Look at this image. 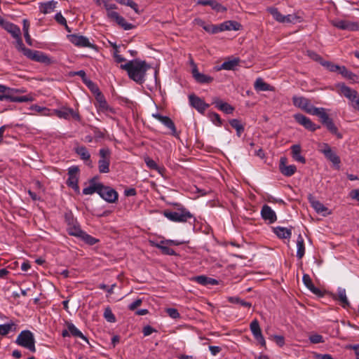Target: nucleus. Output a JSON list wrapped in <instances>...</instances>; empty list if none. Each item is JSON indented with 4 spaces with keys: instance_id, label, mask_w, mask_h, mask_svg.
<instances>
[{
    "instance_id": "49530a36",
    "label": "nucleus",
    "mask_w": 359,
    "mask_h": 359,
    "mask_svg": "<svg viewBox=\"0 0 359 359\" xmlns=\"http://www.w3.org/2000/svg\"><path fill=\"white\" fill-rule=\"evenodd\" d=\"M30 109L43 116H49L53 115L50 109L47 107H41L37 104H34V105L31 106Z\"/></svg>"
},
{
    "instance_id": "1a4fd4ad",
    "label": "nucleus",
    "mask_w": 359,
    "mask_h": 359,
    "mask_svg": "<svg viewBox=\"0 0 359 359\" xmlns=\"http://www.w3.org/2000/svg\"><path fill=\"white\" fill-rule=\"evenodd\" d=\"M271 15L274 19L281 23H292L294 24L300 22V18L294 14H289L286 15H282L277 8H271Z\"/></svg>"
},
{
    "instance_id": "58836bf2",
    "label": "nucleus",
    "mask_w": 359,
    "mask_h": 359,
    "mask_svg": "<svg viewBox=\"0 0 359 359\" xmlns=\"http://www.w3.org/2000/svg\"><path fill=\"white\" fill-rule=\"evenodd\" d=\"M297 257L302 259L305 254L304 241L301 235H299L297 239Z\"/></svg>"
},
{
    "instance_id": "864d4df0",
    "label": "nucleus",
    "mask_w": 359,
    "mask_h": 359,
    "mask_svg": "<svg viewBox=\"0 0 359 359\" xmlns=\"http://www.w3.org/2000/svg\"><path fill=\"white\" fill-rule=\"evenodd\" d=\"M104 318L109 323H114L116 321V317L109 307L104 309Z\"/></svg>"
},
{
    "instance_id": "bb28decb",
    "label": "nucleus",
    "mask_w": 359,
    "mask_h": 359,
    "mask_svg": "<svg viewBox=\"0 0 359 359\" xmlns=\"http://www.w3.org/2000/svg\"><path fill=\"white\" fill-rule=\"evenodd\" d=\"M57 4V1L53 0L46 2H41L39 4V8L41 13L43 14H48L53 12Z\"/></svg>"
},
{
    "instance_id": "680f3d73",
    "label": "nucleus",
    "mask_w": 359,
    "mask_h": 359,
    "mask_svg": "<svg viewBox=\"0 0 359 359\" xmlns=\"http://www.w3.org/2000/svg\"><path fill=\"white\" fill-rule=\"evenodd\" d=\"M144 162H145L147 166L150 169L155 170V169L158 168L157 163L153 159L150 158L149 157L144 158Z\"/></svg>"
},
{
    "instance_id": "09e8293b",
    "label": "nucleus",
    "mask_w": 359,
    "mask_h": 359,
    "mask_svg": "<svg viewBox=\"0 0 359 359\" xmlns=\"http://www.w3.org/2000/svg\"><path fill=\"white\" fill-rule=\"evenodd\" d=\"M79 238L89 245H93L99 242L98 239L91 236L85 231H83Z\"/></svg>"
},
{
    "instance_id": "8fccbe9b",
    "label": "nucleus",
    "mask_w": 359,
    "mask_h": 359,
    "mask_svg": "<svg viewBox=\"0 0 359 359\" xmlns=\"http://www.w3.org/2000/svg\"><path fill=\"white\" fill-rule=\"evenodd\" d=\"M228 300L230 303L239 304L240 306L246 308H250L252 306L250 302L241 299L238 297H230Z\"/></svg>"
},
{
    "instance_id": "e433bc0d",
    "label": "nucleus",
    "mask_w": 359,
    "mask_h": 359,
    "mask_svg": "<svg viewBox=\"0 0 359 359\" xmlns=\"http://www.w3.org/2000/svg\"><path fill=\"white\" fill-rule=\"evenodd\" d=\"M337 299L341 302L344 308L349 306L350 304L346 297V290L343 287H338L337 289Z\"/></svg>"
},
{
    "instance_id": "c9c22d12",
    "label": "nucleus",
    "mask_w": 359,
    "mask_h": 359,
    "mask_svg": "<svg viewBox=\"0 0 359 359\" xmlns=\"http://www.w3.org/2000/svg\"><path fill=\"white\" fill-rule=\"evenodd\" d=\"M239 60L238 59H233L228 61L224 62L219 67H216L217 71H219L222 69L225 70H233L235 67L238 65Z\"/></svg>"
},
{
    "instance_id": "aec40b11",
    "label": "nucleus",
    "mask_w": 359,
    "mask_h": 359,
    "mask_svg": "<svg viewBox=\"0 0 359 359\" xmlns=\"http://www.w3.org/2000/svg\"><path fill=\"white\" fill-rule=\"evenodd\" d=\"M332 25L342 30L355 31L359 29V25L357 23L347 20H341L333 21Z\"/></svg>"
},
{
    "instance_id": "f257e3e1",
    "label": "nucleus",
    "mask_w": 359,
    "mask_h": 359,
    "mask_svg": "<svg viewBox=\"0 0 359 359\" xmlns=\"http://www.w3.org/2000/svg\"><path fill=\"white\" fill-rule=\"evenodd\" d=\"M121 68L128 72L130 79L139 84H142L144 82L146 72L151 68V66L145 61L135 60L121 65Z\"/></svg>"
},
{
    "instance_id": "9d476101",
    "label": "nucleus",
    "mask_w": 359,
    "mask_h": 359,
    "mask_svg": "<svg viewBox=\"0 0 359 359\" xmlns=\"http://www.w3.org/2000/svg\"><path fill=\"white\" fill-rule=\"evenodd\" d=\"M98 194L109 203H114L118 200V193L112 188L101 184Z\"/></svg>"
},
{
    "instance_id": "c85d7f7f",
    "label": "nucleus",
    "mask_w": 359,
    "mask_h": 359,
    "mask_svg": "<svg viewBox=\"0 0 359 359\" xmlns=\"http://www.w3.org/2000/svg\"><path fill=\"white\" fill-rule=\"evenodd\" d=\"M1 25H3L4 28L12 35L13 38L21 36L20 29L16 25L8 22H4Z\"/></svg>"
},
{
    "instance_id": "a18cd8bd",
    "label": "nucleus",
    "mask_w": 359,
    "mask_h": 359,
    "mask_svg": "<svg viewBox=\"0 0 359 359\" xmlns=\"http://www.w3.org/2000/svg\"><path fill=\"white\" fill-rule=\"evenodd\" d=\"M15 326L13 321L0 325V335L5 336L8 334L13 329H15Z\"/></svg>"
},
{
    "instance_id": "72a5a7b5",
    "label": "nucleus",
    "mask_w": 359,
    "mask_h": 359,
    "mask_svg": "<svg viewBox=\"0 0 359 359\" xmlns=\"http://www.w3.org/2000/svg\"><path fill=\"white\" fill-rule=\"evenodd\" d=\"M213 103L219 110L224 111L226 114H231L233 111L234 109L233 107L218 98H216Z\"/></svg>"
},
{
    "instance_id": "0eeeda50",
    "label": "nucleus",
    "mask_w": 359,
    "mask_h": 359,
    "mask_svg": "<svg viewBox=\"0 0 359 359\" xmlns=\"http://www.w3.org/2000/svg\"><path fill=\"white\" fill-rule=\"evenodd\" d=\"M95 105L98 112L104 113L107 116L109 114H114L116 113L115 109L108 104L104 95L99 90L95 95Z\"/></svg>"
},
{
    "instance_id": "2f4dec72",
    "label": "nucleus",
    "mask_w": 359,
    "mask_h": 359,
    "mask_svg": "<svg viewBox=\"0 0 359 359\" xmlns=\"http://www.w3.org/2000/svg\"><path fill=\"white\" fill-rule=\"evenodd\" d=\"M222 30V32L226 30H234L238 31L242 28V25L234 20H228L221 23Z\"/></svg>"
},
{
    "instance_id": "69168bd1",
    "label": "nucleus",
    "mask_w": 359,
    "mask_h": 359,
    "mask_svg": "<svg viewBox=\"0 0 359 359\" xmlns=\"http://www.w3.org/2000/svg\"><path fill=\"white\" fill-rule=\"evenodd\" d=\"M210 118L215 125L220 126L222 124V121L218 114L212 113L210 114Z\"/></svg>"
},
{
    "instance_id": "c756f323",
    "label": "nucleus",
    "mask_w": 359,
    "mask_h": 359,
    "mask_svg": "<svg viewBox=\"0 0 359 359\" xmlns=\"http://www.w3.org/2000/svg\"><path fill=\"white\" fill-rule=\"evenodd\" d=\"M273 231L280 239L290 238L292 235L291 229L282 226L273 227Z\"/></svg>"
},
{
    "instance_id": "5fc2aeb1",
    "label": "nucleus",
    "mask_w": 359,
    "mask_h": 359,
    "mask_svg": "<svg viewBox=\"0 0 359 359\" xmlns=\"http://www.w3.org/2000/svg\"><path fill=\"white\" fill-rule=\"evenodd\" d=\"M322 66L325 67L326 69H327L331 72H338L339 69V66L337 65H334L331 62L325 61L322 63Z\"/></svg>"
},
{
    "instance_id": "473e14b6",
    "label": "nucleus",
    "mask_w": 359,
    "mask_h": 359,
    "mask_svg": "<svg viewBox=\"0 0 359 359\" xmlns=\"http://www.w3.org/2000/svg\"><path fill=\"white\" fill-rule=\"evenodd\" d=\"M96 177L93 178L90 180V185L83 189V194L84 195H92L94 193H97L100 188L101 183H95Z\"/></svg>"
},
{
    "instance_id": "7c9ffc66",
    "label": "nucleus",
    "mask_w": 359,
    "mask_h": 359,
    "mask_svg": "<svg viewBox=\"0 0 359 359\" xmlns=\"http://www.w3.org/2000/svg\"><path fill=\"white\" fill-rule=\"evenodd\" d=\"M302 148L299 144H294L291 147V154L292 158L302 163H306V158L301 154Z\"/></svg>"
},
{
    "instance_id": "79ce46f5",
    "label": "nucleus",
    "mask_w": 359,
    "mask_h": 359,
    "mask_svg": "<svg viewBox=\"0 0 359 359\" xmlns=\"http://www.w3.org/2000/svg\"><path fill=\"white\" fill-rule=\"evenodd\" d=\"M254 88L257 92L267 91L269 90V85L259 77L255 81Z\"/></svg>"
},
{
    "instance_id": "f8f14e48",
    "label": "nucleus",
    "mask_w": 359,
    "mask_h": 359,
    "mask_svg": "<svg viewBox=\"0 0 359 359\" xmlns=\"http://www.w3.org/2000/svg\"><path fill=\"white\" fill-rule=\"evenodd\" d=\"M100 159L98 161L99 171L101 173H107L109 172V149H101L100 150Z\"/></svg>"
},
{
    "instance_id": "6ab92c4d",
    "label": "nucleus",
    "mask_w": 359,
    "mask_h": 359,
    "mask_svg": "<svg viewBox=\"0 0 359 359\" xmlns=\"http://www.w3.org/2000/svg\"><path fill=\"white\" fill-rule=\"evenodd\" d=\"M250 327L254 337L257 341V342L262 346H265L266 341L262 334L261 329L259 327V322L257 320H252L250 323Z\"/></svg>"
},
{
    "instance_id": "393cba45",
    "label": "nucleus",
    "mask_w": 359,
    "mask_h": 359,
    "mask_svg": "<svg viewBox=\"0 0 359 359\" xmlns=\"http://www.w3.org/2000/svg\"><path fill=\"white\" fill-rule=\"evenodd\" d=\"M158 121L163 123L168 128H169L171 130V134L173 136L179 137V133L177 131L175 123L168 116H164L161 115Z\"/></svg>"
},
{
    "instance_id": "37998d69",
    "label": "nucleus",
    "mask_w": 359,
    "mask_h": 359,
    "mask_svg": "<svg viewBox=\"0 0 359 359\" xmlns=\"http://www.w3.org/2000/svg\"><path fill=\"white\" fill-rule=\"evenodd\" d=\"M151 245L156 247L159 250H161V252L164 255H175L176 253L175 250L170 248H169L168 245H164L161 244L155 243L154 241H150Z\"/></svg>"
},
{
    "instance_id": "f704fd0d",
    "label": "nucleus",
    "mask_w": 359,
    "mask_h": 359,
    "mask_svg": "<svg viewBox=\"0 0 359 359\" xmlns=\"http://www.w3.org/2000/svg\"><path fill=\"white\" fill-rule=\"evenodd\" d=\"M67 329L69 331V334L74 337L82 339L83 341L88 343V338L83 334V333L72 323H67Z\"/></svg>"
},
{
    "instance_id": "39448f33",
    "label": "nucleus",
    "mask_w": 359,
    "mask_h": 359,
    "mask_svg": "<svg viewBox=\"0 0 359 359\" xmlns=\"http://www.w3.org/2000/svg\"><path fill=\"white\" fill-rule=\"evenodd\" d=\"M316 116L320 118L321 123L332 134L336 135L339 139L342 138V134L338 131L337 127L334 125L333 120L326 113L325 108L320 107V110Z\"/></svg>"
},
{
    "instance_id": "a211bd4d",
    "label": "nucleus",
    "mask_w": 359,
    "mask_h": 359,
    "mask_svg": "<svg viewBox=\"0 0 359 359\" xmlns=\"http://www.w3.org/2000/svg\"><path fill=\"white\" fill-rule=\"evenodd\" d=\"M189 100L190 105L201 113H203L209 107L202 99L195 95H190Z\"/></svg>"
},
{
    "instance_id": "f3484780",
    "label": "nucleus",
    "mask_w": 359,
    "mask_h": 359,
    "mask_svg": "<svg viewBox=\"0 0 359 359\" xmlns=\"http://www.w3.org/2000/svg\"><path fill=\"white\" fill-rule=\"evenodd\" d=\"M321 152L337 169L339 168L341 163L340 158L332 150L331 147L327 144H324V148L321 150Z\"/></svg>"
},
{
    "instance_id": "9b49d317",
    "label": "nucleus",
    "mask_w": 359,
    "mask_h": 359,
    "mask_svg": "<svg viewBox=\"0 0 359 359\" xmlns=\"http://www.w3.org/2000/svg\"><path fill=\"white\" fill-rule=\"evenodd\" d=\"M52 114L56 115L60 118L69 119L71 117L76 120H79L80 118L77 112H76L73 109L66 107L54 109Z\"/></svg>"
},
{
    "instance_id": "13d9d810",
    "label": "nucleus",
    "mask_w": 359,
    "mask_h": 359,
    "mask_svg": "<svg viewBox=\"0 0 359 359\" xmlns=\"http://www.w3.org/2000/svg\"><path fill=\"white\" fill-rule=\"evenodd\" d=\"M65 220L67 226L69 225H73L74 223L77 222L71 212H68L65 214Z\"/></svg>"
},
{
    "instance_id": "423d86ee",
    "label": "nucleus",
    "mask_w": 359,
    "mask_h": 359,
    "mask_svg": "<svg viewBox=\"0 0 359 359\" xmlns=\"http://www.w3.org/2000/svg\"><path fill=\"white\" fill-rule=\"evenodd\" d=\"M292 102L295 107L303 109L311 115L316 116L320 110V107L313 106L309 100L304 97L294 96L292 97Z\"/></svg>"
},
{
    "instance_id": "5701e85b",
    "label": "nucleus",
    "mask_w": 359,
    "mask_h": 359,
    "mask_svg": "<svg viewBox=\"0 0 359 359\" xmlns=\"http://www.w3.org/2000/svg\"><path fill=\"white\" fill-rule=\"evenodd\" d=\"M197 4L202 6H210L212 9L217 12H224L226 8L215 0H198Z\"/></svg>"
},
{
    "instance_id": "ddd939ff",
    "label": "nucleus",
    "mask_w": 359,
    "mask_h": 359,
    "mask_svg": "<svg viewBox=\"0 0 359 359\" xmlns=\"http://www.w3.org/2000/svg\"><path fill=\"white\" fill-rule=\"evenodd\" d=\"M25 56L29 59L47 65L51 62L50 58L42 52L31 49L25 50Z\"/></svg>"
},
{
    "instance_id": "0e129e2a",
    "label": "nucleus",
    "mask_w": 359,
    "mask_h": 359,
    "mask_svg": "<svg viewBox=\"0 0 359 359\" xmlns=\"http://www.w3.org/2000/svg\"><path fill=\"white\" fill-rule=\"evenodd\" d=\"M116 286V285L115 283L112 284L110 287H108L107 285L102 283L99 285V288L104 290L107 292L109 294H111L114 293V289L115 288Z\"/></svg>"
},
{
    "instance_id": "4468645a",
    "label": "nucleus",
    "mask_w": 359,
    "mask_h": 359,
    "mask_svg": "<svg viewBox=\"0 0 359 359\" xmlns=\"http://www.w3.org/2000/svg\"><path fill=\"white\" fill-rule=\"evenodd\" d=\"M67 38L72 43H73L74 46L77 47L90 48L93 46L88 38H87L86 36L78 34H69L67 35Z\"/></svg>"
},
{
    "instance_id": "3c124183",
    "label": "nucleus",
    "mask_w": 359,
    "mask_h": 359,
    "mask_svg": "<svg viewBox=\"0 0 359 359\" xmlns=\"http://www.w3.org/2000/svg\"><path fill=\"white\" fill-rule=\"evenodd\" d=\"M230 125L236 130L237 135L241 136L244 130V127L238 119H232L230 121Z\"/></svg>"
},
{
    "instance_id": "774afa93",
    "label": "nucleus",
    "mask_w": 359,
    "mask_h": 359,
    "mask_svg": "<svg viewBox=\"0 0 359 359\" xmlns=\"http://www.w3.org/2000/svg\"><path fill=\"white\" fill-rule=\"evenodd\" d=\"M55 20L60 25H66L67 20L61 13H57L55 15Z\"/></svg>"
},
{
    "instance_id": "052dcab7",
    "label": "nucleus",
    "mask_w": 359,
    "mask_h": 359,
    "mask_svg": "<svg viewBox=\"0 0 359 359\" xmlns=\"http://www.w3.org/2000/svg\"><path fill=\"white\" fill-rule=\"evenodd\" d=\"M166 313L170 318H172L173 319H177L180 317V313L178 312V311L174 308L168 309L166 310Z\"/></svg>"
},
{
    "instance_id": "6e6d98bb",
    "label": "nucleus",
    "mask_w": 359,
    "mask_h": 359,
    "mask_svg": "<svg viewBox=\"0 0 359 359\" xmlns=\"http://www.w3.org/2000/svg\"><path fill=\"white\" fill-rule=\"evenodd\" d=\"M307 55L314 61L319 62L321 65L322 63L324 62V60L322 58V57L315 51L308 50Z\"/></svg>"
},
{
    "instance_id": "2eb2a0df",
    "label": "nucleus",
    "mask_w": 359,
    "mask_h": 359,
    "mask_svg": "<svg viewBox=\"0 0 359 359\" xmlns=\"http://www.w3.org/2000/svg\"><path fill=\"white\" fill-rule=\"evenodd\" d=\"M294 120L300 125L304 126L306 129L311 131H315L320 128L319 126L313 123L310 118L305 116L302 114H296L294 115Z\"/></svg>"
},
{
    "instance_id": "e2e57ef3",
    "label": "nucleus",
    "mask_w": 359,
    "mask_h": 359,
    "mask_svg": "<svg viewBox=\"0 0 359 359\" xmlns=\"http://www.w3.org/2000/svg\"><path fill=\"white\" fill-rule=\"evenodd\" d=\"M309 340L313 344H319L323 342V338L321 335L315 334L309 337Z\"/></svg>"
},
{
    "instance_id": "de8ad7c7",
    "label": "nucleus",
    "mask_w": 359,
    "mask_h": 359,
    "mask_svg": "<svg viewBox=\"0 0 359 359\" xmlns=\"http://www.w3.org/2000/svg\"><path fill=\"white\" fill-rule=\"evenodd\" d=\"M338 72L344 78L355 81L356 75L349 71L345 66H339Z\"/></svg>"
},
{
    "instance_id": "bf43d9fd",
    "label": "nucleus",
    "mask_w": 359,
    "mask_h": 359,
    "mask_svg": "<svg viewBox=\"0 0 359 359\" xmlns=\"http://www.w3.org/2000/svg\"><path fill=\"white\" fill-rule=\"evenodd\" d=\"M271 339H273L279 347H282L285 344V338L282 335L271 336Z\"/></svg>"
},
{
    "instance_id": "ea45409f",
    "label": "nucleus",
    "mask_w": 359,
    "mask_h": 359,
    "mask_svg": "<svg viewBox=\"0 0 359 359\" xmlns=\"http://www.w3.org/2000/svg\"><path fill=\"white\" fill-rule=\"evenodd\" d=\"M309 202L311 203V207L318 212V213H324L327 210V208L319 201H317L314 198H310Z\"/></svg>"
},
{
    "instance_id": "f03ea898",
    "label": "nucleus",
    "mask_w": 359,
    "mask_h": 359,
    "mask_svg": "<svg viewBox=\"0 0 359 359\" xmlns=\"http://www.w3.org/2000/svg\"><path fill=\"white\" fill-rule=\"evenodd\" d=\"M175 206V210H166L163 212V215L170 221L174 222H187L191 219L195 221L194 215L183 205L176 203Z\"/></svg>"
},
{
    "instance_id": "c03bdc74",
    "label": "nucleus",
    "mask_w": 359,
    "mask_h": 359,
    "mask_svg": "<svg viewBox=\"0 0 359 359\" xmlns=\"http://www.w3.org/2000/svg\"><path fill=\"white\" fill-rule=\"evenodd\" d=\"M76 153L80 156V158L83 161H89L90 158V154L88 151L87 148L81 146L78 147L75 149Z\"/></svg>"
},
{
    "instance_id": "7ed1b4c3",
    "label": "nucleus",
    "mask_w": 359,
    "mask_h": 359,
    "mask_svg": "<svg viewBox=\"0 0 359 359\" xmlns=\"http://www.w3.org/2000/svg\"><path fill=\"white\" fill-rule=\"evenodd\" d=\"M103 6L106 9L107 18L111 20L115 21L123 29L130 30L134 27L133 25L127 22L123 17L114 11L117 9V6L115 4L110 3L109 0H105L103 1Z\"/></svg>"
},
{
    "instance_id": "6e6552de",
    "label": "nucleus",
    "mask_w": 359,
    "mask_h": 359,
    "mask_svg": "<svg viewBox=\"0 0 359 359\" xmlns=\"http://www.w3.org/2000/svg\"><path fill=\"white\" fill-rule=\"evenodd\" d=\"M79 168L77 166L73 165L68 168V179L67 180V185L71 187L76 193H79L80 189L78 184L79 182Z\"/></svg>"
},
{
    "instance_id": "4c0bfd02",
    "label": "nucleus",
    "mask_w": 359,
    "mask_h": 359,
    "mask_svg": "<svg viewBox=\"0 0 359 359\" xmlns=\"http://www.w3.org/2000/svg\"><path fill=\"white\" fill-rule=\"evenodd\" d=\"M68 233L71 236L79 238L83 231L81 230L78 222L67 227Z\"/></svg>"
},
{
    "instance_id": "cd10ccee",
    "label": "nucleus",
    "mask_w": 359,
    "mask_h": 359,
    "mask_svg": "<svg viewBox=\"0 0 359 359\" xmlns=\"http://www.w3.org/2000/svg\"><path fill=\"white\" fill-rule=\"evenodd\" d=\"M302 281L304 284V285L313 294L321 296L322 292L320 289L315 287L313 284L312 280L309 275L308 274H304L302 277Z\"/></svg>"
},
{
    "instance_id": "b1692460",
    "label": "nucleus",
    "mask_w": 359,
    "mask_h": 359,
    "mask_svg": "<svg viewBox=\"0 0 359 359\" xmlns=\"http://www.w3.org/2000/svg\"><path fill=\"white\" fill-rule=\"evenodd\" d=\"M158 121L163 123L168 128H169L171 130V134L173 136L179 137V133L177 131L175 123L168 116H164L161 115Z\"/></svg>"
},
{
    "instance_id": "4be33fe9",
    "label": "nucleus",
    "mask_w": 359,
    "mask_h": 359,
    "mask_svg": "<svg viewBox=\"0 0 359 359\" xmlns=\"http://www.w3.org/2000/svg\"><path fill=\"white\" fill-rule=\"evenodd\" d=\"M337 86L339 88L340 93L348 99L350 102H352L358 96V93L356 90L346 86L344 83H339Z\"/></svg>"
},
{
    "instance_id": "a19ab883",
    "label": "nucleus",
    "mask_w": 359,
    "mask_h": 359,
    "mask_svg": "<svg viewBox=\"0 0 359 359\" xmlns=\"http://www.w3.org/2000/svg\"><path fill=\"white\" fill-rule=\"evenodd\" d=\"M8 100L13 102H32L33 97L31 95L15 96L8 93Z\"/></svg>"
},
{
    "instance_id": "20e7f679",
    "label": "nucleus",
    "mask_w": 359,
    "mask_h": 359,
    "mask_svg": "<svg viewBox=\"0 0 359 359\" xmlns=\"http://www.w3.org/2000/svg\"><path fill=\"white\" fill-rule=\"evenodd\" d=\"M15 343L20 346L27 348L33 353L36 351L34 336L29 330H22L18 334L15 340Z\"/></svg>"
},
{
    "instance_id": "412c9836",
    "label": "nucleus",
    "mask_w": 359,
    "mask_h": 359,
    "mask_svg": "<svg viewBox=\"0 0 359 359\" xmlns=\"http://www.w3.org/2000/svg\"><path fill=\"white\" fill-rule=\"evenodd\" d=\"M192 75L194 79L200 83H210L213 81V78L210 76L200 73L195 64L193 63Z\"/></svg>"
},
{
    "instance_id": "dca6fc26",
    "label": "nucleus",
    "mask_w": 359,
    "mask_h": 359,
    "mask_svg": "<svg viewBox=\"0 0 359 359\" xmlns=\"http://www.w3.org/2000/svg\"><path fill=\"white\" fill-rule=\"evenodd\" d=\"M278 167L280 172L285 177H291L297 171V167L294 165L287 164L285 157L280 158Z\"/></svg>"
},
{
    "instance_id": "a878e982",
    "label": "nucleus",
    "mask_w": 359,
    "mask_h": 359,
    "mask_svg": "<svg viewBox=\"0 0 359 359\" xmlns=\"http://www.w3.org/2000/svg\"><path fill=\"white\" fill-rule=\"evenodd\" d=\"M194 281L196 282L197 283L206 286V285H216L218 284V280H217L215 278H212L210 277H208L204 275L195 276L192 279Z\"/></svg>"
},
{
    "instance_id": "603ef678",
    "label": "nucleus",
    "mask_w": 359,
    "mask_h": 359,
    "mask_svg": "<svg viewBox=\"0 0 359 359\" xmlns=\"http://www.w3.org/2000/svg\"><path fill=\"white\" fill-rule=\"evenodd\" d=\"M115 1L121 5H126V6L130 7L135 11V13H138V6L135 2H134L131 0H115Z\"/></svg>"
},
{
    "instance_id": "4d7b16f0",
    "label": "nucleus",
    "mask_w": 359,
    "mask_h": 359,
    "mask_svg": "<svg viewBox=\"0 0 359 359\" xmlns=\"http://www.w3.org/2000/svg\"><path fill=\"white\" fill-rule=\"evenodd\" d=\"M16 39V43H17V48L18 50L21 51L24 55H25L26 51L25 50H29V48H27L23 44L21 36H19L18 37L15 38Z\"/></svg>"
},
{
    "instance_id": "338daca9",
    "label": "nucleus",
    "mask_w": 359,
    "mask_h": 359,
    "mask_svg": "<svg viewBox=\"0 0 359 359\" xmlns=\"http://www.w3.org/2000/svg\"><path fill=\"white\" fill-rule=\"evenodd\" d=\"M142 299H137L136 300H135L133 302L128 305V309L130 311H135L138 306H140L142 304Z\"/></svg>"
}]
</instances>
